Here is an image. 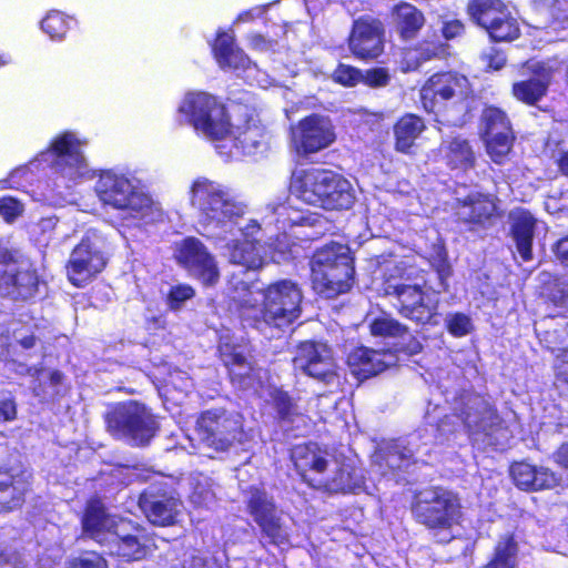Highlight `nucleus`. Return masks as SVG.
<instances>
[{
    "label": "nucleus",
    "mask_w": 568,
    "mask_h": 568,
    "mask_svg": "<svg viewBox=\"0 0 568 568\" xmlns=\"http://www.w3.org/2000/svg\"><path fill=\"white\" fill-rule=\"evenodd\" d=\"M230 284L234 286L235 295L232 298L239 303L243 324L270 338L276 336L301 315L303 295L292 281L283 280L264 290H253L252 286L243 281H235L232 276Z\"/></svg>",
    "instance_id": "obj_1"
},
{
    "label": "nucleus",
    "mask_w": 568,
    "mask_h": 568,
    "mask_svg": "<svg viewBox=\"0 0 568 568\" xmlns=\"http://www.w3.org/2000/svg\"><path fill=\"white\" fill-rule=\"evenodd\" d=\"M290 191L302 202L328 212L348 211L356 202L355 190L349 180L325 168L293 171Z\"/></svg>",
    "instance_id": "obj_2"
},
{
    "label": "nucleus",
    "mask_w": 568,
    "mask_h": 568,
    "mask_svg": "<svg viewBox=\"0 0 568 568\" xmlns=\"http://www.w3.org/2000/svg\"><path fill=\"white\" fill-rule=\"evenodd\" d=\"M474 98L468 78L455 70H440L429 75L419 90L424 110L442 124H455L468 111Z\"/></svg>",
    "instance_id": "obj_3"
},
{
    "label": "nucleus",
    "mask_w": 568,
    "mask_h": 568,
    "mask_svg": "<svg viewBox=\"0 0 568 568\" xmlns=\"http://www.w3.org/2000/svg\"><path fill=\"white\" fill-rule=\"evenodd\" d=\"M315 444L298 445L292 459L303 479L312 487L327 493H348L361 487L362 478L351 465H338Z\"/></svg>",
    "instance_id": "obj_4"
},
{
    "label": "nucleus",
    "mask_w": 568,
    "mask_h": 568,
    "mask_svg": "<svg viewBox=\"0 0 568 568\" xmlns=\"http://www.w3.org/2000/svg\"><path fill=\"white\" fill-rule=\"evenodd\" d=\"M178 112L199 134L211 141H222L233 133L227 105L216 95L203 91L189 92Z\"/></svg>",
    "instance_id": "obj_5"
},
{
    "label": "nucleus",
    "mask_w": 568,
    "mask_h": 568,
    "mask_svg": "<svg viewBox=\"0 0 568 568\" xmlns=\"http://www.w3.org/2000/svg\"><path fill=\"white\" fill-rule=\"evenodd\" d=\"M413 513L418 523L434 531L439 542L453 539L452 528L462 516V505L456 494L436 487L417 496Z\"/></svg>",
    "instance_id": "obj_6"
},
{
    "label": "nucleus",
    "mask_w": 568,
    "mask_h": 568,
    "mask_svg": "<svg viewBox=\"0 0 568 568\" xmlns=\"http://www.w3.org/2000/svg\"><path fill=\"white\" fill-rule=\"evenodd\" d=\"M353 263L352 251H315L311 260L314 290L326 298L346 293L353 283Z\"/></svg>",
    "instance_id": "obj_7"
},
{
    "label": "nucleus",
    "mask_w": 568,
    "mask_h": 568,
    "mask_svg": "<svg viewBox=\"0 0 568 568\" xmlns=\"http://www.w3.org/2000/svg\"><path fill=\"white\" fill-rule=\"evenodd\" d=\"M191 204L199 211V221L203 226L221 227L244 213L242 205L207 179L193 182Z\"/></svg>",
    "instance_id": "obj_8"
},
{
    "label": "nucleus",
    "mask_w": 568,
    "mask_h": 568,
    "mask_svg": "<svg viewBox=\"0 0 568 568\" xmlns=\"http://www.w3.org/2000/svg\"><path fill=\"white\" fill-rule=\"evenodd\" d=\"M467 13L491 42H513L521 34L518 20L504 0H469Z\"/></svg>",
    "instance_id": "obj_9"
},
{
    "label": "nucleus",
    "mask_w": 568,
    "mask_h": 568,
    "mask_svg": "<svg viewBox=\"0 0 568 568\" xmlns=\"http://www.w3.org/2000/svg\"><path fill=\"white\" fill-rule=\"evenodd\" d=\"M106 423L113 436L125 439L133 446L148 445L158 429L154 416L136 402L116 407L108 415Z\"/></svg>",
    "instance_id": "obj_10"
},
{
    "label": "nucleus",
    "mask_w": 568,
    "mask_h": 568,
    "mask_svg": "<svg viewBox=\"0 0 568 568\" xmlns=\"http://www.w3.org/2000/svg\"><path fill=\"white\" fill-rule=\"evenodd\" d=\"M241 434L242 420L239 414L207 410L197 419L199 453L211 456L209 450L225 452L239 440Z\"/></svg>",
    "instance_id": "obj_11"
},
{
    "label": "nucleus",
    "mask_w": 568,
    "mask_h": 568,
    "mask_svg": "<svg viewBox=\"0 0 568 568\" xmlns=\"http://www.w3.org/2000/svg\"><path fill=\"white\" fill-rule=\"evenodd\" d=\"M480 136L493 163L504 165L509 160L516 133L509 115L499 106L485 105L480 114Z\"/></svg>",
    "instance_id": "obj_12"
},
{
    "label": "nucleus",
    "mask_w": 568,
    "mask_h": 568,
    "mask_svg": "<svg viewBox=\"0 0 568 568\" xmlns=\"http://www.w3.org/2000/svg\"><path fill=\"white\" fill-rule=\"evenodd\" d=\"M293 366L296 372L325 385L339 383L337 364L331 347L325 343L305 341L298 344L293 357Z\"/></svg>",
    "instance_id": "obj_13"
},
{
    "label": "nucleus",
    "mask_w": 568,
    "mask_h": 568,
    "mask_svg": "<svg viewBox=\"0 0 568 568\" xmlns=\"http://www.w3.org/2000/svg\"><path fill=\"white\" fill-rule=\"evenodd\" d=\"M347 45L354 58L362 61L377 59L385 48V28L373 16H361L352 23Z\"/></svg>",
    "instance_id": "obj_14"
},
{
    "label": "nucleus",
    "mask_w": 568,
    "mask_h": 568,
    "mask_svg": "<svg viewBox=\"0 0 568 568\" xmlns=\"http://www.w3.org/2000/svg\"><path fill=\"white\" fill-rule=\"evenodd\" d=\"M38 287V275L28 263L13 260L9 251H0V296L28 300Z\"/></svg>",
    "instance_id": "obj_15"
},
{
    "label": "nucleus",
    "mask_w": 568,
    "mask_h": 568,
    "mask_svg": "<svg viewBox=\"0 0 568 568\" xmlns=\"http://www.w3.org/2000/svg\"><path fill=\"white\" fill-rule=\"evenodd\" d=\"M247 507L254 521L261 528L263 537L277 547L290 545V531L284 524L273 500L264 490L252 487L247 499Z\"/></svg>",
    "instance_id": "obj_16"
},
{
    "label": "nucleus",
    "mask_w": 568,
    "mask_h": 568,
    "mask_svg": "<svg viewBox=\"0 0 568 568\" xmlns=\"http://www.w3.org/2000/svg\"><path fill=\"white\" fill-rule=\"evenodd\" d=\"M82 145L83 142L71 131H63L55 135L45 151L51 158V168L69 180H75L82 175L87 169Z\"/></svg>",
    "instance_id": "obj_17"
},
{
    "label": "nucleus",
    "mask_w": 568,
    "mask_h": 568,
    "mask_svg": "<svg viewBox=\"0 0 568 568\" xmlns=\"http://www.w3.org/2000/svg\"><path fill=\"white\" fill-rule=\"evenodd\" d=\"M97 192L100 200L118 210L141 212L149 206V199L135 191L131 181L123 174L112 171L103 172L97 182Z\"/></svg>",
    "instance_id": "obj_18"
},
{
    "label": "nucleus",
    "mask_w": 568,
    "mask_h": 568,
    "mask_svg": "<svg viewBox=\"0 0 568 568\" xmlns=\"http://www.w3.org/2000/svg\"><path fill=\"white\" fill-rule=\"evenodd\" d=\"M336 139L332 125L320 114L312 113L301 119L292 129V144L303 156L328 148Z\"/></svg>",
    "instance_id": "obj_19"
},
{
    "label": "nucleus",
    "mask_w": 568,
    "mask_h": 568,
    "mask_svg": "<svg viewBox=\"0 0 568 568\" xmlns=\"http://www.w3.org/2000/svg\"><path fill=\"white\" fill-rule=\"evenodd\" d=\"M110 536L111 539L105 546L110 555L126 560H140L146 556L149 539L143 529L130 520H119L118 530Z\"/></svg>",
    "instance_id": "obj_20"
},
{
    "label": "nucleus",
    "mask_w": 568,
    "mask_h": 568,
    "mask_svg": "<svg viewBox=\"0 0 568 568\" xmlns=\"http://www.w3.org/2000/svg\"><path fill=\"white\" fill-rule=\"evenodd\" d=\"M322 220L323 216L318 213L301 215L294 220L290 219L288 229L274 234V242L270 244V248H295L318 240L323 232L315 230V227Z\"/></svg>",
    "instance_id": "obj_21"
},
{
    "label": "nucleus",
    "mask_w": 568,
    "mask_h": 568,
    "mask_svg": "<svg viewBox=\"0 0 568 568\" xmlns=\"http://www.w3.org/2000/svg\"><path fill=\"white\" fill-rule=\"evenodd\" d=\"M531 77L514 82L511 85L513 97L528 105H537L548 93L552 81L554 70L545 62H536L530 68Z\"/></svg>",
    "instance_id": "obj_22"
},
{
    "label": "nucleus",
    "mask_w": 568,
    "mask_h": 568,
    "mask_svg": "<svg viewBox=\"0 0 568 568\" xmlns=\"http://www.w3.org/2000/svg\"><path fill=\"white\" fill-rule=\"evenodd\" d=\"M457 210H465L463 221L473 226H486L491 224L496 217L501 216L498 207V199L489 193L471 192L463 199L456 200Z\"/></svg>",
    "instance_id": "obj_23"
},
{
    "label": "nucleus",
    "mask_w": 568,
    "mask_h": 568,
    "mask_svg": "<svg viewBox=\"0 0 568 568\" xmlns=\"http://www.w3.org/2000/svg\"><path fill=\"white\" fill-rule=\"evenodd\" d=\"M392 30L399 40L410 42L418 38L426 24V17L422 9L408 1H399L389 9Z\"/></svg>",
    "instance_id": "obj_24"
},
{
    "label": "nucleus",
    "mask_w": 568,
    "mask_h": 568,
    "mask_svg": "<svg viewBox=\"0 0 568 568\" xmlns=\"http://www.w3.org/2000/svg\"><path fill=\"white\" fill-rule=\"evenodd\" d=\"M118 518L108 514L100 500L92 499L88 503L82 526L84 532L102 546H106L114 530H118Z\"/></svg>",
    "instance_id": "obj_25"
},
{
    "label": "nucleus",
    "mask_w": 568,
    "mask_h": 568,
    "mask_svg": "<svg viewBox=\"0 0 568 568\" xmlns=\"http://www.w3.org/2000/svg\"><path fill=\"white\" fill-rule=\"evenodd\" d=\"M140 507L152 524L170 526L176 523L183 505L180 499L169 495H142L140 498Z\"/></svg>",
    "instance_id": "obj_26"
},
{
    "label": "nucleus",
    "mask_w": 568,
    "mask_h": 568,
    "mask_svg": "<svg viewBox=\"0 0 568 568\" xmlns=\"http://www.w3.org/2000/svg\"><path fill=\"white\" fill-rule=\"evenodd\" d=\"M397 357L390 351L358 348L348 356L353 373L367 378L396 365Z\"/></svg>",
    "instance_id": "obj_27"
},
{
    "label": "nucleus",
    "mask_w": 568,
    "mask_h": 568,
    "mask_svg": "<svg viewBox=\"0 0 568 568\" xmlns=\"http://www.w3.org/2000/svg\"><path fill=\"white\" fill-rule=\"evenodd\" d=\"M397 295L400 302L399 313L417 323L428 322L435 311V306L429 301L424 302V293L417 285H403L397 288Z\"/></svg>",
    "instance_id": "obj_28"
},
{
    "label": "nucleus",
    "mask_w": 568,
    "mask_h": 568,
    "mask_svg": "<svg viewBox=\"0 0 568 568\" xmlns=\"http://www.w3.org/2000/svg\"><path fill=\"white\" fill-rule=\"evenodd\" d=\"M105 265L100 251H73L67 266L68 277L75 286H82Z\"/></svg>",
    "instance_id": "obj_29"
},
{
    "label": "nucleus",
    "mask_w": 568,
    "mask_h": 568,
    "mask_svg": "<svg viewBox=\"0 0 568 568\" xmlns=\"http://www.w3.org/2000/svg\"><path fill=\"white\" fill-rule=\"evenodd\" d=\"M426 128L424 119L418 114L407 112L400 115L393 125L395 151L410 154Z\"/></svg>",
    "instance_id": "obj_30"
},
{
    "label": "nucleus",
    "mask_w": 568,
    "mask_h": 568,
    "mask_svg": "<svg viewBox=\"0 0 568 568\" xmlns=\"http://www.w3.org/2000/svg\"><path fill=\"white\" fill-rule=\"evenodd\" d=\"M510 475L516 486L524 490L552 488L558 483L556 475L548 468H537L527 463L514 464Z\"/></svg>",
    "instance_id": "obj_31"
},
{
    "label": "nucleus",
    "mask_w": 568,
    "mask_h": 568,
    "mask_svg": "<svg viewBox=\"0 0 568 568\" xmlns=\"http://www.w3.org/2000/svg\"><path fill=\"white\" fill-rule=\"evenodd\" d=\"M220 353L222 361L230 369L232 381L237 382L244 388L252 386L253 368L247 362L244 348L223 339L220 345Z\"/></svg>",
    "instance_id": "obj_32"
},
{
    "label": "nucleus",
    "mask_w": 568,
    "mask_h": 568,
    "mask_svg": "<svg viewBox=\"0 0 568 568\" xmlns=\"http://www.w3.org/2000/svg\"><path fill=\"white\" fill-rule=\"evenodd\" d=\"M176 260L192 276L206 285L214 284L219 280L216 263L207 251H179Z\"/></svg>",
    "instance_id": "obj_33"
},
{
    "label": "nucleus",
    "mask_w": 568,
    "mask_h": 568,
    "mask_svg": "<svg viewBox=\"0 0 568 568\" xmlns=\"http://www.w3.org/2000/svg\"><path fill=\"white\" fill-rule=\"evenodd\" d=\"M440 150L450 170L467 172L476 165V155L470 142L460 135L444 141Z\"/></svg>",
    "instance_id": "obj_34"
},
{
    "label": "nucleus",
    "mask_w": 568,
    "mask_h": 568,
    "mask_svg": "<svg viewBox=\"0 0 568 568\" xmlns=\"http://www.w3.org/2000/svg\"><path fill=\"white\" fill-rule=\"evenodd\" d=\"M212 52L222 69L244 68L248 62L247 55L236 47L234 37L225 31L216 33Z\"/></svg>",
    "instance_id": "obj_35"
},
{
    "label": "nucleus",
    "mask_w": 568,
    "mask_h": 568,
    "mask_svg": "<svg viewBox=\"0 0 568 568\" xmlns=\"http://www.w3.org/2000/svg\"><path fill=\"white\" fill-rule=\"evenodd\" d=\"M466 408L460 409V418L466 427L475 430H487L497 418L491 406L478 395H467Z\"/></svg>",
    "instance_id": "obj_36"
},
{
    "label": "nucleus",
    "mask_w": 568,
    "mask_h": 568,
    "mask_svg": "<svg viewBox=\"0 0 568 568\" xmlns=\"http://www.w3.org/2000/svg\"><path fill=\"white\" fill-rule=\"evenodd\" d=\"M28 477L24 473L13 475L0 470V511L11 510L21 504L29 486Z\"/></svg>",
    "instance_id": "obj_37"
},
{
    "label": "nucleus",
    "mask_w": 568,
    "mask_h": 568,
    "mask_svg": "<svg viewBox=\"0 0 568 568\" xmlns=\"http://www.w3.org/2000/svg\"><path fill=\"white\" fill-rule=\"evenodd\" d=\"M445 51V45L439 41L423 40L413 48L403 50L400 69L404 72L416 71L422 64L439 58Z\"/></svg>",
    "instance_id": "obj_38"
},
{
    "label": "nucleus",
    "mask_w": 568,
    "mask_h": 568,
    "mask_svg": "<svg viewBox=\"0 0 568 568\" xmlns=\"http://www.w3.org/2000/svg\"><path fill=\"white\" fill-rule=\"evenodd\" d=\"M537 222L526 209H518L509 214L508 235L514 240L516 248H531Z\"/></svg>",
    "instance_id": "obj_39"
},
{
    "label": "nucleus",
    "mask_w": 568,
    "mask_h": 568,
    "mask_svg": "<svg viewBox=\"0 0 568 568\" xmlns=\"http://www.w3.org/2000/svg\"><path fill=\"white\" fill-rule=\"evenodd\" d=\"M518 545L511 535H505L497 541L485 568H515Z\"/></svg>",
    "instance_id": "obj_40"
},
{
    "label": "nucleus",
    "mask_w": 568,
    "mask_h": 568,
    "mask_svg": "<svg viewBox=\"0 0 568 568\" xmlns=\"http://www.w3.org/2000/svg\"><path fill=\"white\" fill-rule=\"evenodd\" d=\"M273 239L274 235L266 237L263 233L261 224L256 220H250L247 224L241 229L240 237L234 241L233 248H261L266 240ZM271 243H267L270 246Z\"/></svg>",
    "instance_id": "obj_41"
},
{
    "label": "nucleus",
    "mask_w": 568,
    "mask_h": 568,
    "mask_svg": "<svg viewBox=\"0 0 568 568\" xmlns=\"http://www.w3.org/2000/svg\"><path fill=\"white\" fill-rule=\"evenodd\" d=\"M376 458L384 460L385 466L390 470H404L412 465L414 452L400 444H394L384 454H378Z\"/></svg>",
    "instance_id": "obj_42"
},
{
    "label": "nucleus",
    "mask_w": 568,
    "mask_h": 568,
    "mask_svg": "<svg viewBox=\"0 0 568 568\" xmlns=\"http://www.w3.org/2000/svg\"><path fill=\"white\" fill-rule=\"evenodd\" d=\"M71 28V19L61 11H50L41 21V29L52 40H62Z\"/></svg>",
    "instance_id": "obj_43"
},
{
    "label": "nucleus",
    "mask_w": 568,
    "mask_h": 568,
    "mask_svg": "<svg viewBox=\"0 0 568 568\" xmlns=\"http://www.w3.org/2000/svg\"><path fill=\"white\" fill-rule=\"evenodd\" d=\"M369 327L374 336L404 338L408 335L407 328L388 315H381L374 318Z\"/></svg>",
    "instance_id": "obj_44"
},
{
    "label": "nucleus",
    "mask_w": 568,
    "mask_h": 568,
    "mask_svg": "<svg viewBox=\"0 0 568 568\" xmlns=\"http://www.w3.org/2000/svg\"><path fill=\"white\" fill-rule=\"evenodd\" d=\"M191 501L199 507H210L215 501V491L212 480L203 475L196 478L193 491L190 496Z\"/></svg>",
    "instance_id": "obj_45"
},
{
    "label": "nucleus",
    "mask_w": 568,
    "mask_h": 568,
    "mask_svg": "<svg viewBox=\"0 0 568 568\" xmlns=\"http://www.w3.org/2000/svg\"><path fill=\"white\" fill-rule=\"evenodd\" d=\"M362 73L363 71L356 67L338 63L332 73V79L335 83L352 88L362 82Z\"/></svg>",
    "instance_id": "obj_46"
},
{
    "label": "nucleus",
    "mask_w": 568,
    "mask_h": 568,
    "mask_svg": "<svg viewBox=\"0 0 568 568\" xmlns=\"http://www.w3.org/2000/svg\"><path fill=\"white\" fill-rule=\"evenodd\" d=\"M260 129L256 125L237 128L234 133V145L243 152L256 149L260 145Z\"/></svg>",
    "instance_id": "obj_47"
},
{
    "label": "nucleus",
    "mask_w": 568,
    "mask_h": 568,
    "mask_svg": "<svg viewBox=\"0 0 568 568\" xmlns=\"http://www.w3.org/2000/svg\"><path fill=\"white\" fill-rule=\"evenodd\" d=\"M255 251H230V263L244 271L256 270L263 265V258Z\"/></svg>",
    "instance_id": "obj_48"
},
{
    "label": "nucleus",
    "mask_w": 568,
    "mask_h": 568,
    "mask_svg": "<svg viewBox=\"0 0 568 568\" xmlns=\"http://www.w3.org/2000/svg\"><path fill=\"white\" fill-rule=\"evenodd\" d=\"M446 326L448 332L455 337L466 336L474 328L470 317L463 313L449 314L446 317Z\"/></svg>",
    "instance_id": "obj_49"
},
{
    "label": "nucleus",
    "mask_w": 568,
    "mask_h": 568,
    "mask_svg": "<svg viewBox=\"0 0 568 568\" xmlns=\"http://www.w3.org/2000/svg\"><path fill=\"white\" fill-rule=\"evenodd\" d=\"M195 292L192 286L179 284L172 286L168 294V305L173 311L182 308L184 303L194 296Z\"/></svg>",
    "instance_id": "obj_50"
},
{
    "label": "nucleus",
    "mask_w": 568,
    "mask_h": 568,
    "mask_svg": "<svg viewBox=\"0 0 568 568\" xmlns=\"http://www.w3.org/2000/svg\"><path fill=\"white\" fill-rule=\"evenodd\" d=\"M426 257L429 260L432 266L436 270L442 284L452 274V264L447 257L446 251H426Z\"/></svg>",
    "instance_id": "obj_51"
},
{
    "label": "nucleus",
    "mask_w": 568,
    "mask_h": 568,
    "mask_svg": "<svg viewBox=\"0 0 568 568\" xmlns=\"http://www.w3.org/2000/svg\"><path fill=\"white\" fill-rule=\"evenodd\" d=\"M65 568H108L106 561L97 552H84L71 558Z\"/></svg>",
    "instance_id": "obj_52"
},
{
    "label": "nucleus",
    "mask_w": 568,
    "mask_h": 568,
    "mask_svg": "<svg viewBox=\"0 0 568 568\" xmlns=\"http://www.w3.org/2000/svg\"><path fill=\"white\" fill-rule=\"evenodd\" d=\"M480 60L485 65V70L490 72L501 70L507 62L505 51L496 47H490L481 52Z\"/></svg>",
    "instance_id": "obj_53"
},
{
    "label": "nucleus",
    "mask_w": 568,
    "mask_h": 568,
    "mask_svg": "<svg viewBox=\"0 0 568 568\" xmlns=\"http://www.w3.org/2000/svg\"><path fill=\"white\" fill-rule=\"evenodd\" d=\"M362 84L368 88H383L386 87L390 81L389 72L386 68L375 67L367 69L362 73Z\"/></svg>",
    "instance_id": "obj_54"
},
{
    "label": "nucleus",
    "mask_w": 568,
    "mask_h": 568,
    "mask_svg": "<svg viewBox=\"0 0 568 568\" xmlns=\"http://www.w3.org/2000/svg\"><path fill=\"white\" fill-rule=\"evenodd\" d=\"M272 397L274 405L283 419H291V417L296 414V405L287 393L276 389Z\"/></svg>",
    "instance_id": "obj_55"
},
{
    "label": "nucleus",
    "mask_w": 568,
    "mask_h": 568,
    "mask_svg": "<svg viewBox=\"0 0 568 568\" xmlns=\"http://www.w3.org/2000/svg\"><path fill=\"white\" fill-rule=\"evenodd\" d=\"M23 212L22 203L12 196L0 197V215L6 222L16 221Z\"/></svg>",
    "instance_id": "obj_56"
},
{
    "label": "nucleus",
    "mask_w": 568,
    "mask_h": 568,
    "mask_svg": "<svg viewBox=\"0 0 568 568\" xmlns=\"http://www.w3.org/2000/svg\"><path fill=\"white\" fill-rule=\"evenodd\" d=\"M545 294L555 305L568 307V285L564 282L555 280L546 287Z\"/></svg>",
    "instance_id": "obj_57"
},
{
    "label": "nucleus",
    "mask_w": 568,
    "mask_h": 568,
    "mask_svg": "<svg viewBox=\"0 0 568 568\" xmlns=\"http://www.w3.org/2000/svg\"><path fill=\"white\" fill-rule=\"evenodd\" d=\"M440 31L446 40H452L464 33L465 26L460 20L452 19L444 21Z\"/></svg>",
    "instance_id": "obj_58"
},
{
    "label": "nucleus",
    "mask_w": 568,
    "mask_h": 568,
    "mask_svg": "<svg viewBox=\"0 0 568 568\" xmlns=\"http://www.w3.org/2000/svg\"><path fill=\"white\" fill-rule=\"evenodd\" d=\"M557 379L568 384V347L559 349L556 356Z\"/></svg>",
    "instance_id": "obj_59"
},
{
    "label": "nucleus",
    "mask_w": 568,
    "mask_h": 568,
    "mask_svg": "<svg viewBox=\"0 0 568 568\" xmlns=\"http://www.w3.org/2000/svg\"><path fill=\"white\" fill-rule=\"evenodd\" d=\"M17 404L11 397L0 399V420L12 422L17 418Z\"/></svg>",
    "instance_id": "obj_60"
},
{
    "label": "nucleus",
    "mask_w": 568,
    "mask_h": 568,
    "mask_svg": "<svg viewBox=\"0 0 568 568\" xmlns=\"http://www.w3.org/2000/svg\"><path fill=\"white\" fill-rule=\"evenodd\" d=\"M551 160L560 176L568 179V149H561L554 152Z\"/></svg>",
    "instance_id": "obj_61"
},
{
    "label": "nucleus",
    "mask_w": 568,
    "mask_h": 568,
    "mask_svg": "<svg viewBox=\"0 0 568 568\" xmlns=\"http://www.w3.org/2000/svg\"><path fill=\"white\" fill-rule=\"evenodd\" d=\"M183 568H207L206 558L203 557L200 552L191 551L184 555L182 561Z\"/></svg>",
    "instance_id": "obj_62"
},
{
    "label": "nucleus",
    "mask_w": 568,
    "mask_h": 568,
    "mask_svg": "<svg viewBox=\"0 0 568 568\" xmlns=\"http://www.w3.org/2000/svg\"><path fill=\"white\" fill-rule=\"evenodd\" d=\"M0 568H27L23 559L16 552L0 554Z\"/></svg>",
    "instance_id": "obj_63"
},
{
    "label": "nucleus",
    "mask_w": 568,
    "mask_h": 568,
    "mask_svg": "<svg viewBox=\"0 0 568 568\" xmlns=\"http://www.w3.org/2000/svg\"><path fill=\"white\" fill-rule=\"evenodd\" d=\"M549 10L554 19L568 20V0H552Z\"/></svg>",
    "instance_id": "obj_64"
}]
</instances>
